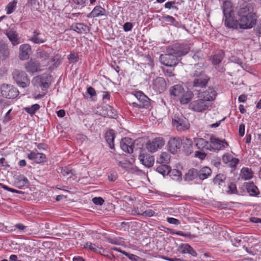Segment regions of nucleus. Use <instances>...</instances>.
Returning a JSON list of instances; mask_svg holds the SVG:
<instances>
[{
  "label": "nucleus",
  "instance_id": "f257e3e1",
  "mask_svg": "<svg viewBox=\"0 0 261 261\" xmlns=\"http://www.w3.org/2000/svg\"><path fill=\"white\" fill-rule=\"evenodd\" d=\"M217 95L216 91L213 88H209L203 92H198V99L195 100L190 104V108L197 112H202L206 110L212 106Z\"/></svg>",
  "mask_w": 261,
  "mask_h": 261
},
{
  "label": "nucleus",
  "instance_id": "f03ea898",
  "mask_svg": "<svg viewBox=\"0 0 261 261\" xmlns=\"http://www.w3.org/2000/svg\"><path fill=\"white\" fill-rule=\"evenodd\" d=\"M204 60L201 59L199 63L194 65L191 74L194 78L193 86L194 87L205 88L210 81V77L205 73L204 70Z\"/></svg>",
  "mask_w": 261,
  "mask_h": 261
},
{
  "label": "nucleus",
  "instance_id": "7ed1b4c3",
  "mask_svg": "<svg viewBox=\"0 0 261 261\" xmlns=\"http://www.w3.org/2000/svg\"><path fill=\"white\" fill-rule=\"evenodd\" d=\"M13 77L17 85L22 88H25L30 84V81L27 73L22 71L15 70L13 73Z\"/></svg>",
  "mask_w": 261,
  "mask_h": 261
},
{
  "label": "nucleus",
  "instance_id": "20e7f679",
  "mask_svg": "<svg viewBox=\"0 0 261 261\" xmlns=\"http://www.w3.org/2000/svg\"><path fill=\"white\" fill-rule=\"evenodd\" d=\"M167 51L168 54L160 56L161 62L166 66L172 67L176 66L179 62L178 58L172 53L169 48L167 49Z\"/></svg>",
  "mask_w": 261,
  "mask_h": 261
},
{
  "label": "nucleus",
  "instance_id": "39448f33",
  "mask_svg": "<svg viewBox=\"0 0 261 261\" xmlns=\"http://www.w3.org/2000/svg\"><path fill=\"white\" fill-rule=\"evenodd\" d=\"M172 124L180 131L186 130L190 128L188 120L182 115H175L172 119Z\"/></svg>",
  "mask_w": 261,
  "mask_h": 261
},
{
  "label": "nucleus",
  "instance_id": "423d86ee",
  "mask_svg": "<svg viewBox=\"0 0 261 261\" xmlns=\"http://www.w3.org/2000/svg\"><path fill=\"white\" fill-rule=\"evenodd\" d=\"M257 18V16L239 17V29H248L252 28L256 23Z\"/></svg>",
  "mask_w": 261,
  "mask_h": 261
},
{
  "label": "nucleus",
  "instance_id": "0eeeda50",
  "mask_svg": "<svg viewBox=\"0 0 261 261\" xmlns=\"http://www.w3.org/2000/svg\"><path fill=\"white\" fill-rule=\"evenodd\" d=\"M2 95L9 99H13L16 97L19 94L18 90L12 85L3 84L1 88Z\"/></svg>",
  "mask_w": 261,
  "mask_h": 261
},
{
  "label": "nucleus",
  "instance_id": "6e6552de",
  "mask_svg": "<svg viewBox=\"0 0 261 261\" xmlns=\"http://www.w3.org/2000/svg\"><path fill=\"white\" fill-rule=\"evenodd\" d=\"M182 146V140L179 137L170 138L167 143L168 150L172 154L177 153Z\"/></svg>",
  "mask_w": 261,
  "mask_h": 261
},
{
  "label": "nucleus",
  "instance_id": "1a4fd4ad",
  "mask_svg": "<svg viewBox=\"0 0 261 261\" xmlns=\"http://www.w3.org/2000/svg\"><path fill=\"white\" fill-rule=\"evenodd\" d=\"M165 144V140L163 137H156L146 143V148L149 151L154 152L162 148Z\"/></svg>",
  "mask_w": 261,
  "mask_h": 261
},
{
  "label": "nucleus",
  "instance_id": "9d476101",
  "mask_svg": "<svg viewBox=\"0 0 261 261\" xmlns=\"http://www.w3.org/2000/svg\"><path fill=\"white\" fill-rule=\"evenodd\" d=\"M169 48L172 51V53L175 54L177 58L185 56L190 50L188 45L178 43H176Z\"/></svg>",
  "mask_w": 261,
  "mask_h": 261
},
{
  "label": "nucleus",
  "instance_id": "9b49d317",
  "mask_svg": "<svg viewBox=\"0 0 261 261\" xmlns=\"http://www.w3.org/2000/svg\"><path fill=\"white\" fill-rule=\"evenodd\" d=\"M223 21L224 25L229 28L238 29L239 26V19L234 18V12L229 15H224Z\"/></svg>",
  "mask_w": 261,
  "mask_h": 261
},
{
  "label": "nucleus",
  "instance_id": "f8f14e48",
  "mask_svg": "<svg viewBox=\"0 0 261 261\" xmlns=\"http://www.w3.org/2000/svg\"><path fill=\"white\" fill-rule=\"evenodd\" d=\"M210 142L214 146V147L211 146V150H219L224 149L228 145V143L225 140H220L213 135H212L210 137Z\"/></svg>",
  "mask_w": 261,
  "mask_h": 261
},
{
  "label": "nucleus",
  "instance_id": "ddd939ff",
  "mask_svg": "<svg viewBox=\"0 0 261 261\" xmlns=\"http://www.w3.org/2000/svg\"><path fill=\"white\" fill-rule=\"evenodd\" d=\"M135 96L139 102L140 108H148L150 106L149 99L141 91H137Z\"/></svg>",
  "mask_w": 261,
  "mask_h": 261
},
{
  "label": "nucleus",
  "instance_id": "4468645a",
  "mask_svg": "<svg viewBox=\"0 0 261 261\" xmlns=\"http://www.w3.org/2000/svg\"><path fill=\"white\" fill-rule=\"evenodd\" d=\"M253 5L251 4H247L243 7H241L238 12L239 17L245 16H257L254 12Z\"/></svg>",
  "mask_w": 261,
  "mask_h": 261
},
{
  "label": "nucleus",
  "instance_id": "2eb2a0df",
  "mask_svg": "<svg viewBox=\"0 0 261 261\" xmlns=\"http://www.w3.org/2000/svg\"><path fill=\"white\" fill-rule=\"evenodd\" d=\"M24 67L28 72L32 74L41 71V65L37 61L30 60L25 64Z\"/></svg>",
  "mask_w": 261,
  "mask_h": 261
},
{
  "label": "nucleus",
  "instance_id": "dca6fc26",
  "mask_svg": "<svg viewBox=\"0 0 261 261\" xmlns=\"http://www.w3.org/2000/svg\"><path fill=\"white\" fill-rule=\"evenodd\" d=\"M120 147L124 152L130 153L133 151L134 142L130 138H124L120 143Z\"/></svg>",
  "mask_w": 261,
  "mask_h": 261
},
{
  "label": "nucleus",
  "instance_id": "f3484780",
  "mask_svg": "<svg viewBox=\"0 0 261 261\" xmlns=\"http://www.w3.org/2000/svg\"><path fill=\"white\" fill-rule=\"evenodd\" d=\"M5 34L9 38L13 45L15 46L19 43L18 34L14 29H9L5 31Z\"/></svg>",
  "mask_w": 261,
  "mask_h": 261
},
{
  "label": "nucleus",
  "instance_id": "a211bd4d",
  "mask_svg": "<svg viewBox=\"0 0 261 261\" xmlns=\"http://www.w3.org/2000/svg\"><path fill=\"white\" fill-rule=\"evenodd\" d=\"M140 162L147 167H152L154 162L153 156L148 154H140L139 157Z\"/></svg>",
  "mask_w": 261,
  "mask_h": 261
},
{
  "label": "nucleus",
  "instance_id": "6ab92c4d",
  "mask_svg": "<svg viewBox=\"0 0 261 261\" xmlns=\"http://www.w3.org/2000/svg\"><path fill=\"white\" fill-rule=\"evenodd\" d=\"M153 86L159 92H163L166 89L167 87L165 80L162 77H156L154 80Z\"/></svg>",
  "mask_w": 261,
  "mask_h": 261
},
{
  "label": "nucleus",
  "instance_id": "aec40b11",
  "mask_svg": "<svg viewBox=\"0 0 261 261\" xmlns=\"http://www.w3.org/2000/svg\"><path fill=\"white\" fill-rule=\"evenodd\" d=\"M100 115L105 117H108L112 118H115L117 115L115 110L109 105L102 107Z\"/></svg>",
  "mask_w": 261,
  "mask_h": 261
},
{
  "label": "nucleus",
  "instance_id": "412c9836",
  "mask_svg": "<svg viewBox=\"0 0 261 261\" xmlns=\"http://www.w3.org/2000/svg\"><path fill=\"white\" fill-rule=\"evenodd\" d=\"M30 40L34 43L41 44L45 42L47 39L44 34L36 30L33 32Z\"/></svg>",
  "mask_w": 261,
  "mask_h": 261
},
{
  "label": "nucleus",
  "instance_id": "4be33fe9",
  "mask_svg": "<svg viewBox=\"0 0 261 261\" xmlns=\"http://www.w3.org/2000/svg\"><path fill=\"white\" fill-rule=\"evenodd\" d=\"M194 142L198 149L203 150L204 149L211 150V145L208 141L201 138H195Z\"/></svg>",
  "mask_w": 261,
  "mask_h": 261
},
{
  "label": "nucleus",
  "instance_id": "5701e85b",
  "mask_svg": "<svg viewBox=\"0 0 261 261\" xmlns=\"http://www.w3.org/2000/svg\"><path fill=\"white\" fill-rule=\"evenodd\" d=\"M31 48L28 44H22L19 47V57L21 60H27L29 58V52Z\"/></svg>",
  "mask_w": 261,
  "mask_h": 261
},
{
  "label": "nucleus",
  "instance_id": "b1692460",
  "mask_svg": "<svg viewBox=\"0 0 261 261\" xmlns=\"http://www.w3.org/2000/svg\"><path fill=\"white\" fill-rule=\"evenodd\" d=\"M10 50L8 44L4 41H0V59L6 60L9 57Z\"/></svg>",
  "mask_w": 261,
  "mask_h": 261
},
{
  "label": "nucleus",
  "instance_id": "393cba45",
  "mask_svg": "<svg viewBox=\"0 0 261 261\" xmlns=\"http://www.w3.org/2000/svg\"><path fill=\"white\" fill-rule=\"evenodd\" d=\"M106 10L100 6H96L93 10L87 15V17H97L106 15Z\"/></svg>",
  "mask_w": 261,
  "mask_h": 261
},
{
  "label": "nucleus",
  "instance_id": "a878e982",
  "mask_svg": "<svg viewBox=\"0 0 261 261\" xmlns=\"http://www.w3.org/2000/svg\"><path fill=\"white\" fill-rule=\"evenodd\" d=\"M28 158L34 162L40 163L44 162L45 160V155L43 153H36L35 152H31L28 154Z\"/></svg>",
  "mask_w": 261,
  "mask_h": 261
},
{
  "label": "nucleus",
  "instance_id": "bb28decb",
  "mask_svg": "<svg viewBox=\"0 0 261 261\" xmlns=\"http://www.w3.org/2000/svg\"><path fill=\"white\" fill-rule=\"evenodd\" d=\"M181 140L183 151L187 154L191 153L193 151V142L191 139L186 138Z\"/></svg>",
  "mask_w": 261,
  "mask_h": 261
},
{
  "label": "nucleus",
  "instance_id": "cd10ccee",
  "mask_svg": "<svg viewBox=\"0 0 261 261\" xmlns=\"http://www.w3.org/2000/svg\"><path fill=\"white\" fill-rule=\"evenodd\" d=\"M184 92V89L181 85L177 84L172 86L169 92L171 96L179 97L182 95Z\"/></svg>",
  "mask_w": 261,
  "mask_h": 261
},
{
  "label": "nucleus",
  "instance_id": "c85d7f7f",
  "mask_svg": "<svg viewBox=\"0 0 261 261\" xmlns=\"http://www.w3.org/2000/svg\"><path fill=\"white\" fill-rule=\"evenodd\" d=\"M73 30L78 33H87L90 31V28L83 23H77L72 25Z\"/></svg>",
  "mask_w": 261,
  "mask_h": 261
},
{
  "label": "nucleus",
  "instance_id": "c756f323",
  "mask_svg": "<svg viewBox=\"0 0 261 261\" xmlns=\"http://www.w3.org/2000/svg\"><path fill=\"white\" fill-rule=\"evenodd\" d=\"M180 248L182 253H189L194 257H196L197 255L196 252L188 244H181L180 246Z\"/></svg>",
  "mask_w": 261,
  "mask_h": 261
},
{
  "label": "nucleus",
  "instance_id": "7c9ffc66",
  "mask_svg": "<svg viewBox=\"0 0 261 261\" xmlns=\"http://www.w3.org/2000/svg\"><path fill=\"white\" fill-rule=\"evenodd\" d=\"M246 188L247 192L251 196H257L259 193L257 187L253 182H246Z\"/></svg>",
  "mask_w": 261,
  "mask_h": 261
},
{
  "label": "nucleus",
  "instance_id": "2f4dec72",
  "mask_svg": "<svg viewBox=\"0 0 261 261\" xmlns=\"http://www.w3.org/2000/svg\"><path fill=\"white\" fill-rule=\"evenodd\" d=\"M198 177L200 179L204 180L208 178L212 173L211 169L208 167H203L201 168L199 170H198Z\"/></svg>",
  "mask_w": 261,
  "mask_h": 261
},
{
  "label": "nucleus",
  "instance_id": "473e14b6",
  "mask_svg": "<svg viewBox=\"0 0 261 261\" xmlns=\"http://www.w3.org/2000/svg\"><path fill=\"white\" fill-rule=\"evenodd\" d=\"M193 93L191 91H187L185 93H182V95L179 96L180 102L182 105L188 103L193 97Z\"/></svg>",
  "mask_w": 261,
  "mask_h": 261
},
{
  "label": "nucleus",
  "instance_id": "72a5a7b5",
  "mask_svg": "<svg viewBox=\"0 0 261 261\" xmlns=\"http://www.w3.org/2000/svg\"><path fill=\"white\" fill-rule=\"evenodd\" d=\"M198 170L195 168H192L189 170L185 176L184 179L186 181H191L198 177Z\"/></svg>",
  "mask_w": 261,
  "mask_h": 261
},
{
  "label": "nucleus",
  "instance_id": "f704fd0d",
  "mask_svg": "<svg viewBox=\"0 0 261 261\" xmlns=\"http://www.w3.org/2000/svg\"><path fill=\"white\" fill-rule=\"evenodd\" d=\"M106 140L111 149H114V140L115 139L114 133L113 130L108 132L106 134Z\"/></svg>",
  "mask_w": 261,
  "mask_h": 261
},
{
  "label": "nucleus",
  "instance_id": "c9c22d12",
  "mask_svg": "<svg viewBox=\"0 0 261 261\" xmlns=\"http://www.w3.org/2000/svg\"><path fill=\"white\" fill-rule=\"evenodd\" d=\"M170 167L166 164H161L156 168V171L163 176L168 175L170 173Z\"/></svg>",
  "mask_w": 261,
  "mask_h": 261
},
{
  "label": "nucleus",
  "instance_id": "e433bc0d",
  "mask_svg": "<svg viewBox=\"0 0 261 261\" xmlns=\"http://www.w3.org/2000/svg\"><path fill=\"white\" fill-rule=\"evenodd\" d=\"M170 160V155L166 152H163L160 155V158L157 160V163L160 164H167L169 163Z\"/></svg>",
  "mask_w": 261,
  "mask_h": 261
},
{
  "label": "nucleus",
  "instance_id": "4c0bfd02",
  "mask_svg": "<svg viewBox=\"0 0 261 261\" xmlns=\"http://www.w3.org/2000/svg\"><path fill=\"white\" fill-rule=\"evenodd\" d=\"M253 172L251 169L243 168L241 170V177L244 180H249L252 178Z\"/></svg>",
  "mask_w": 261,
  "mask_h": 261
},
{
  "label": "nucleus",
  "instance_id": "58836bf2",
  "mask_svg": "<svg viewBox=\"0 0 261 261\" xmlns=\"http://www.w3.org/2000/svg\"><path fill=\"white\" fill-rule=\"evenodd\" d=\"M168 175L173 179L177 181H180L181 179V172L177 169H170V173Z\"/></svg>",
  "mask_w": 261,
  "mask_h": 261
},
{
  "label": "nucleus",
  "instance_id": "ea45409f",
  "mask_svg": "<svg viewBox=\"0 0 261 261\" xmlns=\"http://www.w3.org/2000/svg\"><path fill=\"white\" fill-rule=\"evenodd\" d=\"M36 56L37 58L42 61H46L49 57V54L47 51L40 48L37 50Z\"/></svg>",
  "mask_w": 261,
  "mask_h": 261
},
{
  "label": "nucleus",
  "instance_id": "a19ab883",
  "mask_svg": "<svg viewBox=\"0 0 261 261\" xmlns=\"http://www.w3.org/2000/svg\"><path fill=\"white\" fill-rule=\"evenodd\" d=\"M223 13L224 15L232 14L233 11L231 8V4L230 2L225 1L223 4Z\"/></svg>",
  "mask_w": 261,
  "mask_h": 261
},
{
  "label": "nucleus",
  "instance_id": "79ce46f5",
  "mask_svg": "<svg viewBox=\"0 0 261 261\" xmlns=\"http://www.w3.org/2000/svg\"><path fill=\"white\" fill-rule=\"evenodd\" d=\"M224 56V53L222 51L214 55L212 61L213 64L214 65H218L222 61Z\"/></svg>",
  "mask_w": 261,
  "mask_h": 261
},
{
  "label": "nucleus",
  "instance_id": "37998d69",
  "mask_svg": "<svg viewBox=\"0 0 261 261\" xmlns=\"http://www.w3.org/2000/svg\"><path fill=\"white\" fill-rule=\"evenodd\" d=\"M40 108V106L38 104H34L30 107H25L24 110L26 112L30 114L31 116L33 115L35 112Z\"/></svg>",
  "mask_w": 261,
  "mask_h": 261
},
{
  "label": "nucleus",
  "instance_id": "c03bdc74",
  "mask_svg": "<svg viewBox=\"0 0 261 261\" xmlns=\"http://www.w3.org/2000/svg\"><path fill=\"white\" fill-rule=\"evenodd\" d=\"M17 3V0H13V2L9 3L6 7L7 14H10L13 13L16 8Z\"/></svg>",
  "mask_w": 261,
  "mask_h": 261
},
{
  "label": "nucleus",
  "instance_id": "a18cd8bd",
  "mask_svg": "<svg viewBox=\"0 0 261 261\" xmlns=\"http://www.w3.org/2000/svg\"><path fill=\"white\" fill-rule=\"evenodd\" d=\"M61 173L63 176H69V177H71V176L74 174L73 170L67 167L62 168Z\"/></svg>",
  "mask_w": 261,
  "mask_h": 261
},
{
  "label": "nucleus",
  "instance_id": "49530a36",
  "mask_svg": "<svg viewBox=\"0 0 261 261\" xmlns=\"http://www.w3.org/2000/svg\"><path fill=\"white\" fill-rule=\"evenodd\" d=\"M226 179L225 176L221 174H217L213 179V182L215 184L220 185L221 182H223Z\"/></svg>",
  "mask_w": 261,
  "mask_h": 261
},
{
  "label": "nucleus",
  "instance_id": "de8ad7c7",
  "mask_svg": "<svg viewBox=\"0 0 261 261\" xmlns=\"http://www.w3.org/2000/svg\"><path fill=\"white\" fill-rule=\"evenodd\" d=\"M171 233L172 234H176L177 235H178V236H183V237H187V238H189L190 239H193V238H194L196 237V236L195 235L192 234L190 233H185L184 232L180 231H176V232H174L173 231H171Z\"/></svg>",
  "mask_w": 261,
  "mask_h": 261
},
{
  "label": "nucleus",
  "instance_id": "09e8293b",
  "mask_svg": "<svg viewBox=\"0 0 261 261\" xmlns=\"http://www.w3.org/2000/svg\"><path fill=\"white\" fill-rule=\"evenodd\" d=\"M228 191H227V193L229 194H238V191L237 189V187L235 184L230 183L228 186Z\"/></svg>",
  "mask_w": 261,
  "mask_h": 261
},
{
  "label": "nucleus",
  "instance_id": "8fccbe9b",
  "mask_svg": "<svg viewBox=\"0 0 261 261\" xmlns=\"http://www.w3.org/2000/svg\"><path fill=\"white\" fill-rule=\"evenodd\" d=\"M0 187L1 188H2L3 189H5L6 190H7L8 191H10V192H11L12 193H19V194L22 193V192L20 191H18V190H15V189L9 188L7 186L5 185H4V184H3L2 183H0Z\"/></svg>",
  "mask_w": 261,
  "mask_h": 261
},
{
  "label": "nucleus",
  "instance_id": "3c124183",
  "mask_svg": "<svg viewBox=\"0 0 261 261\" xmlns=\"http://www.w3.org/2000/svg\"><path fill=\"white\" fill-rule=\"evenodd\" d=\"M125 255L132 261H141V258L136 255L127 252L125 253Z\"/></svg>",
  "mask_w": 261,
  "mask_h": 261
},
{
  "label": "nucleus",
  "instance_id": "603ef678",
  "mask_svg": "<svg viewBox=\"0 0 261 261\" xmlns=\"http://www.w3.org/2000/svg\"><path fill=\"white\" fill-rule=\"evenodd\" d=\"M143 210H141V208L135 207L131 211L132 214L133 215H143Z\"/></svg>",
  "mask_w": 261,
  "mask_h": 261
},
{
  "label": "nucleus",
  "instance_id": "864d4df0",
  "mask_svg": "<svg viewBox=\"0 0 261 261\" xmlns=\"http://www.w3.org/2000/svg\"><path fill=\"white\" fill-rule=\"evenodd\" d=\"M93 202L96 205H101L104 203V200L100 197H94L92 199Z\"/></svg>",
  "mask_w": 261,
  "mask_h": 261
},
{
  "label": "nucleus",
  "instance_id": "5fc2aeb1",
  "mask_svg": "<svg viewBox=\"0 0 261 261\" xmlns=\"http://www.w3.org/2000/svg\"><path fill=\"white\" fill-rule=\"evenodd\" d=\"M162 19L170 24H172V22L174 21V18L170 15L163 16Z\"/></svg>",
  "mask_w": 261,
  "mask_h": 261
},
{
  "label": "nucleus",
  "instance_id": "6e6d98bb",
  "mask_svg": "<svg viewBox=\"0 0 261 261\" xmlns=\"http://www.w3.org/2000/svg\"><path fill=\"white\" fill-rule=\"evenodd\" d=\"M27 5H30L33 7L34 9H37L38 8L39 3L38 0H30L28 1Z\"/></svg>",
  "mask_w": 261,
  "mask_h": 261
},
{
  "label": "nucleus",
  "instance_id": "4d7b16f0",
  "mask_svg": "<svg viewBox=\"0 0 261 261\" xmlns=\"http://www.w3.org/2000/svg\"><path fill=\"white\" fill-rule=\"evenodd\" d=\"M231 160H233V156L230 154H225L222 156V161L225 164L230 162Z\"/></svg>",
  "mask_w": 261,
  "mask_h": 261
},
{
  "label": "nucleus",
  "instance_id": "13d9d810",
  "mask_svg": "<svg viewBox=\"0 0 261 261\" xmlns=\"http://www.w3.org/2000/svg\"><path fill=\"white\" fill-rule=\"evenodd\" d=\"M68 59L70 63H75L78 61L79 57L75 54H70L68 56Z\"/></svg>",
  "mask_w": 261,
  "mask_h": 261
},
{
  "label": "nucleus",
  "instance_id": "bf43d9fd",
  "mask_svg": "<svg viewBox=\"0 0 261 261\" xmlns=\"http://www.w3.org/2000/svg\"><path fill=\"white\" fill-rule=\"evenodd\" d=\"M72 2L76 5L84 7L86 6L87 0H71Z\"/></svg>",
  "mask_w": 261,
  "mask_h": 261
},
{
  "label": "nucleus",
  "instance_id": "052dcab7",
  "mask_svg": "<svg viewBox=\"0 0 261 261\" xmlns=\"http://www.w3.org/2000/svg\"><path fill=\"white\" fill-rule=\"evenodd\" d=\"M85 248H89L91 250H92L94 252L97 251V248L96 247V245L94 244H92L91 243H87L86 245H85Z\"/></svg>",
  "mask_w": 261,
  "mask_h": 261
},
{
  "label": "nucleus",
  "instance_id": "680f3d73",
  "mask_svg": "<svg viewBox=\"0 0 261 261\" xmlns=\"http://www.w3.org/2000/svg\"><path fill=\"white\" fill-rule=\"evenodd\" d=\"M167 221L168 223L174 225H178L180 224V221L178 219L174 218H167Z\"/></svg>",
  "mask_w": 261,
  "mask_h": 261
},
{
  "label": "nucleus",
  "instance_id": "e2e57ef3",
  "mask_svg": "<svg viewBox=\"0 0 261 261\" xmlns=\"http://www.w3.org/2000/svg\"><path fill=\"white\" fill-rule=\"evenodd\" d=\"M133 28V24L130 22H126L123 25V29L124 31L127 32L132 30Z\"/></svg>",
  "mask_w": 261,
  "mask_h": 261
},
{
  "label": "nucleus",
  "instance_id": "0e129e2a",
  "mask_svg": "<svg viewBox=\"0 0 261 261\" xmlns=\"http://www.w3.org/2000/svg\"><path fill=\"white\" fill-rule=\"evenodd\" d=\"M239 135L241 137H243L245 134V125L244 124H241L239 126Z\"/></svg>",
  "mask_w": 261,
  "mask_h": 261
},
{
  "label": "nucleus",
  "instance_id": "69168bd1",
  "mask_svg": "<svg viewBox=\"0 0 261 261\" xmlns=\"http://www.w3.org/2000/svg\"><path fill=\"white\" fill-rule=\"evenodd\" d=\"M87 93H88L91 96H93L96 95V92L95 89L92 87H89L87 88Z\"/></svg>",
  "mask_w": 261,
  "mask_h": 261
},
{
  "label": "nucleus",
  "instance_id": "338daca9",
  "mask_svg": "<svg viewBox=\"0 0 261 261\" xmlns=\"http://www.w3.org/2000/svg\"><path fill=\"white\" fill-rule=\"evenodd\" d=\"M154 214V212L153 211H152L151 210H149L144 211L143 216L151 217V216H153Z\"/></svg>",
  "mask_w": 261,
  "mask_h": 261
},
{
  "label": "nucleus",
  "instance_id": "774afa93",
  "mask_svg": "<svg viewBox=\"0 0 261 261\" xmlns=\"http://www.w3.org/2000/svg\"><path fill=\"white\" fill-rule=\"evenodd\" d=\"M239 160L233 157V160L230 162V166L231 167H236V165L239 163Z\"/></svg>",
  "mask_w": 261,
  "mask_h": 261
}]
</instances>
